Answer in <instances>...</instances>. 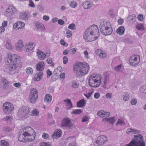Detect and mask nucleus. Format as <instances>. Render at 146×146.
I'll use <instances>...</instances> for the list:
<instances>
[{"mask_svg": "<svg viewBox=\"0 0 146 146\" xmlns=\"http://www.w3.org/2000/svg\"><path fill=\"white\" fill-rule=\"evenodd\" d=\"M99 34L97 25H93L85 31L84 38L86 42H91L96 40Z\"/></svg>", "mask_w": 146, "mask_h": 146, "instance_id": "1", "label": "nucleus"}, {"mask_svg": "<svg viewBox=\"0 0 146 146\" xmlns=\"http://www.w3.org/2000/svg\"><path fill=\"white\" fill-rule=\"evenodd\" d=\"M8 62L10 64L8 66V69L11 71L15 70L17 67H21L22 65L21 58L15 54H8L7 56Z\"/></svg>", "mask_w": 146, "mask_h": 146, "instance_id": "2", "label": "nucleus"}, {"mask_svg": "<svg viewBox=\"0 0 146 146\" xmlns=\"http://www.w3.org/2000/svg\"><path fill=\"white\" fill-rule=\"evenodd\" d=\"M89 69V66L86 62L76 63L73 66L74 72L77 77L85 75L88 73Z\"/></svg>", "mask_w": 146, "mask_h": 146, "instance_id": "3", "label": "nucleus"}, {"mask_svg": "<svg viewBox=\"0 0 146 146\" xmlns=\"http://www.w3.org/2000/svg\"><path fill=\"white\" fill-rule=\"evenodd\" d=\"M99 27L101 33L105 36L112 34L113 29L110 23L105 20L100 23Z\"/></svg>", "mask_w": 146, "mask_h": 146, "instance_id": "4", "label": "nucleus"}, {"mask_svg": "<svg viewBox=\"0 0 146 146\" xmlns=\"http://www.w3.org/2000/svg\"><path fill=\"white\" fill-rule=\"evenodd\" d=\"M102 77L100 75L92 74L90 76L88 81L89 85L92 87H98L100 86Z\"/></svg>", "mask_w": 146, "mask_h": 146, "instance_id": "5", "label": "nucleus"}, {"mask_svg": "<svg viewBox=\"0 0 146 146\" xmlns=\"http://www.w3.org/2000/svg\"><path fill=\"white\" fill-rule=\"evenodd\" d=\"M135 139L132 140L127 146H145V142L143 140V136L140 134L134 136Z\"/></svg>", "mask_w": 146, "mask_h": 146, "instance_id": "6", "label": "nucleus"}, {"mask_svg": "<svg viewBox=\"0 0 146 146\" xmlns=\"http://www.w3.org/2000/svg\"><path fill=\"white\" fill-rule=\"evenodd\" d=\"M25 131L23 134L25 137H27L30 141H32L35 139L36 135L35 131L30 127H27L25 128Z\"/></svg>", "mask_w": 146, "mask_h": 146, "instance_id": "7", "label": "nucleus"}, {"mask_svg": "<svg viewBox=\"0 0 146 146\" xmlns=\"http://www.w3.org/2000/svg\"><path fill=\"white\" fill-rule=\"evenodd\" d=\"M44 63L42 61L37 64V81L42 79L43 71L44 69Z\"/></svg>", "mask_w": 146, "mask_h": 146, "instance_id": "8", "label": "nucleus"}, {"mask_svg": "<svg viewBox=\"0 0 146 146\" xmlns=\"http://www.w3.org/2000/svg\"><path fill=\"white\" fill-rule=\"evenodd\" d=\"M60 125L61 126L67 128L69 130H72L75 127L74 124L68 118H64L62 121Z\"/></svg>", "mask_w": 146, "mask_h": 146, "instance_id": "9", "label": "nucleus"}, {"mask_svg": "<svg viewBox=\"0 0 146 146\" xmlns=\"http://www.w3.org/2000/svg\"><path fill=\"white\" fill-rule=\"evenodd\" d=\"M14 109L13 104L9 102H6L3 104V110L4 113L7 114H9L13 111Z\"/></svg>", "mask_w": 146, "mask_h": 146, "instance_id": "10", "label": "nucleus"}, {"mask_svg": "<svg viewBox=\"0 0 146 146\" xmlns=\"http://www.w3.org/2000/svg\"><path fill=\"white\" fill-rule=\"evenodd\" d=\"M107 140L106 137L104 135H101L98 137L96 142L95 146H101L103 145Z\"/></svg>", "mask_w": 146, "mask_h": 146, "instance_id": "11", "label": "nucleus"}, {"mask_svg": "<svg viewBox=\"0 0 146 146\" xmlns=\"http://www.w3.org/2000/svg\"><path fill=\"white\" fill-rule=\"evenodd\" d=\"M139 56L137 55H133L129 59L130 64L132 66L137 65L140 62Z\"/></svg>", "mask_w": 146, "mask_h": 146, "instance_id": "12", "label": "nucleus"}, {"mask_svg": "<svg viewBox=\"0 0 146 146\" xmlns=\"http://www.w3.org/2000/svg\"><path fill=\"white\" fill-rule=\"evenodd\" d=\"M30 92L29 100L31 103H34L36 100V89L35 88L31 89Z\"/></svg>", "mask_w": 146, "mask_h": 146, "instance_id": "13", "label": "nucleus"}, {"mask_svg": "<svg viewBox=\"0 0 146 146\" xmlns=\"http://www.w3.org/2000/svg\"><path fill=\"white\" fill-rule=\"evenodd\" d=\"M25 23L23 22L18 21L15 23L13 25V30L17 31L19 29H23L25 27Z\"/></svg>", "mask_w": 146, "mask_h": 146, "instance_id": "14", "label": "nucleus"}, {"mask_svg": "<svg viewBox=\"0 0 146 146\" xmlns=\"http://www.w3.org/2000/svg\"><path fill=\"white\" fill-rule=\"evenodd\" d=\"M35 45L33 42H29L25 45L24 50L27 52H30L34 48Z\"/></svg>", "mask_w": 146, "mask_h": 146, "instance_id": "15", "label": "nucleus"}, {"mask_svg": "<svg viewBox=\"0 0 146 146\" xmlns=\"http://www.w3.org/2000/svg\"><path fill=\"white\" fill-rule=\"evenodd\" d=\"M16 50L18 51H21L24 47L23 41L21 40H19L15 45Z\"/></svg>", "mask_w": 146, "mask_h": 146, "instance_id": "16", "label": "nucleus"}, {"mask_svg": "<svg viewBox=\"0 0 146 146\" xmlns=\"http://www.w3.org/2000/svg\"><path fill=\"white\" fill-rule=\"evenodd\" d=\"M97 115L101 117H106L110 115V113L109 112H105L103 110H101L98 112Z\"/></svg>", "mask_w": 146, "mask_h": 146, "instance_id": "17", "label": "nucleus"}, {"mask_svg": "<svg viewBox=\"0 0 146 146\" xmlns=\"http://www.w3.org/2000/svg\"><path fill=\"white\" fill-rule=\"evenodd\" d=\"M16 11V9L13 6H9L6 11L7 13H10L11 14L15 13Z\"/></svg>", "mask_w": 146, "mask_h": 146, "instance_id": "18", "label": "nucleus"}, {"mask_svg": "<svg viewBox=\"0 0 146 146\" xmlns=\"http://www.w3.org/2000/svg\"><path fill=\"white\" fill-rule=\"evenodd\" d=\"M37 56L39 59L42 60L45 58L46 54L41 50H38L37 51Z\"/></svg>", "mask_w": 146, "mask_h": 146, "instance_id": "19", "label": "nucleus"}, {"mask_svg": "<svg viewBox=\"0 0 146 146\" xmlns=\"http://www.w3.org/2000/svg\"><path fill=\"white\" fill-rule=\"evenodd\" d=\"M19 140L21 142H24L31 141L29 140V138L27 137L24 136L23 133L21 135H20L18 137Z\"/></svg>", "mask_w": 146, "mask_h": 146, "instance_id": "20", "label": "nucleus"}, {"mask_svg": "<svg viewBox=\"0 0 146 146\" xmlns=\"http://www.w3.org/2000/svg\"><path fill=\"white\" fill-rule=\"evenodd\" d=\"M62 132L60 129H57L52 136L53 138H58L60 137L62 135Z\"/></svg>", "mask_w": 146, "mask_h": 146, "instance_id": "21", "label": "nucleus"}, {"mask_svg": "<svg viewBox=\"0 0 146 146\" xmlns=\"http://www.w3.org/2000/svg\"><path fill=\"white\" fill-rule=\"evenodd\" d=\"M82 6L83 8L87 9L91 8L92 7V5L88 1H86L84 2Z\"/></svg>", "mask_w": 146, "mask_h": 146, "instance_id": "22", "label": "nucleus"}, {"mask_svg": "<svg viewBox=\"0 0 146 146\" xmlns=\"http://www.w3.org/2000/svg\"><path fill=\"white\" fill-rule=\"evenodd\" d=\"M136 16L134 14L129 15L127 17L128 20L132 23H134L136 20Z\"/></svg>", "mask_w": 146, "mask_h": 146, "instance_id": "23", "label": "nucleus"}, {"mask_svg": "<svg viewBox=\"0 0 146 146\" xmlns=\"http://www.w3.org/2000/svg\"><path fill=\"white\" fill-rule=\"evenodd\" d=\"M140 133V131L131 128H128L127 131V133L128 134L139 133Z\"/></svg>", "mask_w": 146, "mask_h": 146, "instance_id": "24", "label": "nucleus"}, {"mask_svg": "<svg viewBox=\"0 0 146 146\" xmlns=\"http://www.w3.org/2000/svg\"><path fill=\"white\" fill-rule=\"evenodd\" d=\"M29 17V14L27 13H23L20 14L19 18L22 20L27 19Z\"/></svg>", "mask_w": 146, "mask_h": 146, "instance_id": "25", "label": "nucleus"}, {"mask_svg": "<svg viewBox=\"0 0 146 146\" xmlns=\"http://www.w3.org/2000/svg\"><path fill=\"white\" fill-rule=\"evenodd\" d=\"M2 84H3V87L5 89L8 88L9 83L7 80L3 78H2Z\"/></svg>", "mask_w": 146, "mask_h": 146, "instance_id": "26", "label": "nucleus"}, {"mask_svg": "<svg viewBox=\"0 0 146 146\" xmlns=\"http://www.w3.org/2000/svg\"><path fill=\"white\" fill-rule=\"evenodd\" d=\"M85 100L84 99L80 100L77 102V106L78 108L82 107L85 106Z\"/></svg>", "mask_w": 146, "mask_h": 146, "instance_id": "27", "label": "nucleus"}, {"mask_svg": "<svg viewBox=\"0 0 146 146\" xmlns=\"http://www.w3.org/2000/svg\"><path fill=\"white\" fill-rule=\"evenodd\" d=\"M125 29L123 26L120 27L117 30V33L120 35H123Z\"/></svg>", "mask_w": 146, "mask_h": 146, "instance_id": "28", "label": "nucleus"}, {"mask_svg": "<svg viewBox=\"0 0 146 146\" xmlns=\"http://www.w3.org/2000/svg\"><path fill=\"white\" fill-rule=\"evenodd\" d=\"M22 110L24 115L28 114L30 111L29 108L28 107H26L25 106L22 107Z\"/></svg>", "mask_w": 146, "mask_h": 146, "instance_id": "29", "label": "nucleus"}, {"mask_svg": "<svg viewBox=\"0 0 146 146\" xmlns=\"http://www.w3.org/2000/svg\"><path fill=\"white\" fill-rule=\"evenodd\" d=\"M52 96L49 94H46L45 97L44 101H46L47 102H50L52 100Z\"/></svg>", "mask_w": 146, "mask_h": 146, "instance_id": "30", "label": "nucleus"}, {"mask_svg": "<svg viewBox=\"0 0 146 146\" xmlns=\"http://www.w3.org/2000/svg\"><path fill=\"white\" fill-rule=\"evenodd\" d=\"M136 28L138 30H144V26L142 24H137L136 25Z\"/></svg>", "mask_w": 146, "mask_h": 146, "instance_id": "31", "label": "nucleus"}, {"mask_svg": "<svg viewBox=\"0 0 146 146\" xmlns=\"http://www.w3.org/2000/svg\"><path fill=\"white\" fill-rule=\"evenodd\" d=\"M5 46L6 48L8 49H12L13 47L10 41H7L6 42Z\"/></svg>", "mask_w": 146, "mask_h": 146, "instance_id": "32", "label": "nucleus"}, {"mask_svg": "<svg viewBox=\"0 0 146 146\" xmlns=\"http://www.w3.org/2000/svg\"><path fill=\"white\" fill-rule=\"evenodd\" d=\"M64 102H67L66 105L68 108H70L72 107V104L71 102L70 99H68L66 100H64Z\"/></svg>", "mask_w": 146, "mask_h": 146, "instance_id": "33", "label": "nucleus"}, {"mask_svg": "<svg viewBox=\"0 0 146 146\" xmlns=\"http://www.w3.org/2000/svg\"><path fill=\"white\" fill-rule=\"evenodd\" d=\"M79 85V84L77 83L75 81H73L72 82L71 86L74 88H78Z\"/></svg>", "mask_w": 146, "mask_h": 146, "instance_id": "34", "label": "nucleus"}, {"mask_svg": "<svg viewBox=\"0 0 146 146\" xmlns=\"http://www.w3.org/2000/svg\"><path fill=\"white\" fill-rule=\"evenodd\" d=\"M26 72L28 74H32L33 72V70L31 68L29 67L26 69Z\"/></svg>", "mask_w": 146, "mask_h": 146, "instance_id": "35", "label": "nucleus"}, {"mask_svg": "<svg viewBox=\"0 0 146 146\" xmlns=\"http://www.w3.org/2000/svg\"><path fill=\"white\" fill-rule=\"evenodd\" d=\"M106 121L108 122L109 121L111 123L113 124L114 122L115 117H113L111 118H105Z\"/></svg>", "mask_w": 146, "mask_h": 146, "instance_id": "36", "label": "nucleus"}, {"mask_svg": "<svg viewBox=\"0 0 146 146\" xmlns=\"http://www.w3.org/2000/svg\"><path fill=\"white\" fill-rule=\"evenodd\" d=\"M0 142L2 146H9V143L6 141L2 140Z\"/></svg>", "mask_w": 146, "mask_h": 146, "instance_id": "37", "label": "nucleus"}, {"mask_svg": "<svg viewBox=\"0 0 146 146\" xmlns=\"http://www.w3.org/2000/svg\"><path fill=\"white\" fill-rule=\"evenodd\" d=\"M69 5L72 8H74L76 7L77 3L74 1H72L70 2Z\"/></svg>", "mask_w": 146, "mask_h": 146, "instance_id": "38", "label": "nucleus"}, {"mask_svg": "<svg viewBox=\"0 0 146 146\" xmlns=\"http://www.w3.org/2000/svg\"><path fill=\"white\" fill-rule=\"evenodd\" d=\"M82 112L81 109L74 110L72 111V113L76 114H80Z\"/></svg>", "mask_w": 146, "mask_h": 146, "instance_id": "39", "label": "nucleus"}, {"mask_svg": "<svg viewBox=\"0 0 146 146\" xmlns=\"http://www.w3.org/2000/svg\"><path fill=\"white\" fill-rule=\"evenodd\" d=\"M38 9L39 11L42 12H44V7L42 5H38Z\"/></svg>", "mask_w": 146, "mask_h": 146, "instance_id": "40", "label": "nucleus"}, {"mask_svg": "<svg viewBox=\"0 0 146 146\" xmlns=\"http://www.w3.org/2000/svg\"><path fill=\"white\" fill-rule=\"evenodd\" d=\"M140 91L143 93H146V85L142 86L139 88Z\"/></svg>", "mask_w": 146, "mask_h": 146, "instance_id": "41", "label": "nucleus"}, {"mask_svg": "<svg viewBox=\"0 0 146 146\" xmlns=\"http://www.w3.org/2000/svg\"><path fill=\"white\" fill-rule=\"evenodd\" d=\"M129 96L127 93H126L123 96V100L125 101H128L129 98Z\"/></svg>", "mask_w": 146, "mask_h": 146, "instance_id": "42", "label": "nucleus"}, {"mask_svg": "<svg viewBox=\"0 0 146 146\" xmlns=\"http://www.w3.org/2000/svg\"><path fill=\"white\" fill-rule=\"evenodd\" d=\"M40 146H50L51 145L49 143L41 142L40 143Z\"/></svg>", "mask_w": 146, "mask_h": 146, "instance_id": "43", "label": "nucleus"}, {"mask_svg": "<svg viewBox=\"0 0 146 146\" xmlns=\"http://www.w3.org/2000/svg\"><path fill=\"white\" fill-rule=\"evenodd\" d=\"M66 34L67 35V37L68 38H70L72 35L71 31L69 30L66 29Z\"/></svg>", "mask_w": 146, "mask_h": 146, "instance_id": "44", "label": "nucleus"}, {"mask_svg": "<svg viewBox=\"0 0 146 146\" xmlns=\"http://www.w3.org/2000/svg\"><path fill=\"white\" fill-rule=\"evenodd\" d=\"M137 102V100L136 99L132 98L131 101V104L132 105H135Z\"/></svg>", "mask_w": 146, "mask_h": 146, "instance_id": "45", "label": "nucleus"}, {"mask_svg": "<svg viewBox=\"0 0 146 146\" xmlns=\"http://www.w3.org/2000/svg\"><path fill=\"white\" fill-rule=\"evenodd\" d=\"M75 28V26L74 24L72 23L70 24L68 26V28L70 29H71L72 30H74Z\"/></svg>", "mask_w": 146, "mask_h": 146, "instance_id": "46", "label": "nucleus"}, {"mask_svg": "<svg viewBox=\"0 0 146 146\" xmlns=\"http://www.w3.org/2000/svg\"><path fill=\"white\" fill-rule=\"evenodd\" d=\"M29 7L33 8L35 6L34 3H33V1L32 0H29Z\"/></svg>", "mask_w": 146, "mask_h": 146, "instance_id": "47", "label": "nucleus"}, {"mask_svg": "<svg viewBox=\"0 0 146 146\" xmlns=\"http://www.w3.org/2000/svg\"><path fill=\"white\" fill-rule=\"evenodd\" d=\"M37 27L38 28L40 29H45L44 26L43 24L42 23H37Z\"/></svg>", "mask_w": 146, "mask_h": 146, "instance_id": "48", "label": "nucleus"}, {"mask_svg": "<svg viewBox=\"0 0 146 146\" xmlns=\"http://www.w3.org/2000/svg\"><path fill=\"white\" fill-rule=\"evenodd\" d=\"M7 25L8 21H4L2 23V27L5 28V27Z\"/></svg>", "mask_w": 146, "mask_h": 146, "instance_id": "49", "label": "nucleus"}, {"mask_svg": "<svg viewBox=\"0 0 146 146\" xmlns=\"http://www.w3.org/2000/svg\"><path fill=\"white\" fill-rule=\"evenodd\" d=\"M60 42L61 44L64 46H67L68 45V44H67L66 42H65L64 41V40L63 39H62L60 40Z\"/></svg>", "mask_w": 146, "mask_h": 146, "instance_id": "50", "label": "nucleus"}, {"mask_svg": "<svg viewBox=\"0 0 146 146\" xmlns=\"http://www.w3.org/2000/svg\"><path fill=\"white\" fill-rule=\"evenodd\" d=\"M137 19L139 20L142 21L143 19V15L141 14H139L138 16Z\"/></svg>", "mask_w": 146, "mask_h": 146, "instance_id": "51", "label": "nucleus"}, {"mask_svg": "<svg viewBox=\"0 0 146 146\" xmlns=\"http://www.w3.org/2000/svg\"><path fill=\"white\" fill-rule=\"evenodd\" d=\"M99 57L101 58H103L106 56V54L105 53L100 52L99 54Z\"/></svg>", "mask_w": 146, "mask_h": 146, "instance_id": "52", "label": "nucleus"}, {"mask_svg": "<svg viewBox=\"0 0 146 146\" xmlns=\"http://www.w3.org/2000/svg\"><path fill=\"white\" fill-rule=\"evenodd\" d=\"M63 61L64 64H66L68 62V59L67 57L64 56L63 57Z\"/></svg>", "mask_w": 146, "mask_h": 146, "instance_id": "53", "label": "nucleus"}, {"mask_svg": "<svg viewBox=\"0 0 146 146\" xmlns=\"http://www.w3.org/2000/svg\"><path fill=\"white\" fill-rule=\"evenodd\" d=\"M104 82L105 83L107 82L109 80V75L108 74H107L106 75H105L104 77Z\"/></svg>", "mask_w": 146, "mask_h": 146, "instance_id": "54", "label": "nucleus"}, {"mask_svg": "<svg viewBox=\"0 0 146 146\" xmlns=\"http://www.w3.org/2000/svg\"><path fill=\"white\" fill-rule=\"evenodd\" d=\"M121 65H119L115 67L114 69L115 71H119L121 68Z\"/></svg>", "mask_w": 146, "mask_h": 146, "instance_id": "55", "label": "nucleus"}, {"mask_svg": "<svg viewBox=\"0 0 146 146\" xmlns=\"http://www.w3.org/2000/svg\"><path fill=\"white\" fill-rule=\"evenodd\" d=\"M93 92H90L88 93V94H84V95L85 96H86L87 98H89L90 96H91Z\"/></svg>", "mask_w": 146, "mask_h": 146, "instance_id": "56", "label": "nucleus"}, {"mask_svg": "<svg viewBox=\"0 0 146 146\" xmlns=\"http://www.w3.org/2000/svg\"><path fill=\"white\" fill-rule=\"evenodd\" d=\"M100 94L99 92H97L95 93L94 94V97L95 99H98L100 96Z\"/></svg>", "mask_w": 146, "mask_h": 146, "instance_id": "57", "label": "nucleus"}, {"mask_svg": "<svg viewBox=\"0 0 146 146\" xmlns=\"http://www.w3.org/2000/svg\"><path fill=\"white\" fill-rule=\"evenodd\" d=\"M84 53L85 55L84 56L85 58L87 59L89 58V57L88 56V53L86 50L84 51Z\"/></svg>", "mask_w": 146, "mask_h": 146, "instance_id": "58", "label": "nucleus"}, {"mask_svg": "<svg viewBox=\"0 0 146 146\" xmlns=\"http://www.w3.org/2000/svg\"><path fill=\"white\" fill-rule=\"evenodd\" d=\"M54 91V88L52 86H50L48 88V91L50 93H53Z\"/></svg>", "mask_w": 146, "mask_h": 146, "instance_id": "59", "label": "nucleus"}, {"mask_svg": "<svg viewBox=\"0 0 146 146\" xmlns=\"http://www.w3.org/2000/svg\"><path fill=\"white\" fill-rule=\"evenodd\" d=\"M48 135L46 133H43L42 135V137L45 139L48 138Z\"/></svg>", "mask_w": 146, "mask_h": 146, "instance_id": "60", "label": "nucleus"}, {"mask_svg": "<svg viewBox=\"0 0 146 146\" xmlns=\"http://www.w3.org/2000/svg\"><path fill=\"white\" fill-rule=\"evenodd\" d=\"M52 61V59L51 58H47L46 60V62L48 64H51Z\"/></svg>", "mask_w": 146, "mask_h": 146, "instance_id": "61", "label": "nucleus"}, {"mask_svg": "<svg viewBox=\"0 0 146 146\" xmlns=\"http://www.w3.org/2000/svg\"><path fill=\"white\" fill-rule=\"evenodd\" d=\"M13 86L17 88H19L21 86V84L19 82L15 83L13 84Z\"/></svg>", "mask_w": 146, "mask_h": 146, "instance_id": "62", "label": "nucleus"}, {"mask_svg": "<svg viewBox=\"0 0 146 146\" xmlns=\"http://www.w3.org/2000/svg\"><path fill=\"white\" fill-rule=\"evenodd\" d=\"M36 115V109H35L32 111V112L31 113V115Z\"/></svg>", "mask_w": 146, "mask_h": 146, "instance_id": "63", "label": "nucleus"}, {"mask_svg": "<svg viewBox=\"0 0 146 146\" xmlns=\"http://www.w3.org/2000/svg\"><path fill=\"white\" fill-rule=\"evenodd\" d=\"M58 23L60 25H63L64 24V22L62 19H59L58 20Z\"/></svg>", "mask_w": 146, "mask_h": 146, "instance_id": "64", "label": "nucleus"}]
</instances>
